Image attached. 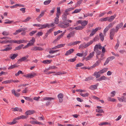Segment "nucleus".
Masks as SVG:
<instances>
[{
  "label": "nucleus",
  "mask_w": 126,
  "mask_h": 126,
  "mask_svg": "<svg viewBox=\"0 0 126 126\" xmlns=\"http://www.w3.org/2000/svg\"><path fill=\"white\" fill-rule=\"evenodd\" d=\"M73 9V8H70L65 9V12L62 16V19L63 21L60 22L59 24V26L60 27L63 29H64L71 26V25L69 24V23H71L72 21L67 19V15L69 14L68 12L72 11Z\"/></svg>",
  "instance_id": "1"
},
{
  "label": "nucleus",
  "mask_w": 126,
  "mask_h": 126,
  "mask_svg": "<svg viewBox=\"0 0 126 126\" xmlns=\"http://www.w3.org/2000/svg\"><path fill=\"white\" fill-rule=\"evenodd\" d=\"M55 99V98H54L49 97H46L43 98V100L44 101L46 100H48V101H47L46 103V106H48L51 103V102H50V101H49V100L51 101L52 100H54Z\"/></svg>",
  "instance_id": "2"
},
{
  "label": "nucleus",
  "mask_w": 126,
  "mask_h": 126,
  "mask_svg": "<svg viewBox=\"0 0 126 126\" xmlns=\"http://www.w3.org/2000/svg\"><path fill=\"white\" fill-rule=\"evenodd\" d=\"M115 33V29L114 28H112L110 30V40H112L114 37Z\"/></svg>",
  "instance_id": "3"
},
{
  "label": "nucleus",
  "mask_w": 126,
  "mask_h": 126,
  "mask_svg": "<svg viewBox=\"0 0 126 126\" xmlns=\"http://www.w3.org/2000/svg\"><path fill=\"white\" fill-rule=\"evenodd\" d=\"M94 51L90 53L88 56L85 58V60L87 61L91 59L94 56Z\"/></svg>",
  "instance_id": "4"
},
{
  "label": "nucleus",
  "mask_w": 126,
  "mask_h": 126,
  "mask_svg": "<svg viewBox=\"0 0 126 126\" xmlns=\"http://www.w3.org/2000/svg\"><path fill=\"white\" fill-rule=\"evenodd\" d=\"M99 85V84L98 83L94 85H91L89 87V88L90 89L94 90L97 88V87Z\"/></svg>",
  "instance_id": "5"
},
{
  "label": "nucleus",
  "mask_w": 126,
  "mask_h": 126,
  "mask_svg": "<svg viewBox=\"0 0 126 126\" xmlns=\"http://www.w3.org/2000/svg\"><path fill=\"white\" fill-rule=\"evenodd\" d=\"M31 49L32 50L35 51L37 50L41 51L43 50V49L40 47L36 46L32 47Z\"/></svg>",
  "instance_id": "6"
},
{
  "label": "nucleus",
  "mask_w": 126,
  "mask_h": 126,
  "mask_svg": "<svg viewBox=\"0 0 126 126\" xmlns=\"http://www.w3.org/2000/svg\"><path fill=\"white\" fill-rule=\"evenodd\" d=\"M58 97L59 100V102H62L63 101V95L62 94L60 93L58 95Z\"/></svg>",
  "instance_id": "7"
},
{
  "label": "nucleus",
  "mask_w": 126,
  "mask_h": 126,
  "mask_svg": "<svg viewBox=\"0 0 126 126\" xmlns=\"http://www.w3.org/2000/svg\"><path fill=\"white\" fill-rule=\"evenodd\" d=\"M34 112V111L33 110H29L27 111L25 113V114L28 116L29 115H30L32 114Z\"/></svg>",
  "instance_id": "8"
},
{
  "label": "nucleus",
  "mask_w": 126,
  "mask_h": 126,
  "mask_svg": "<svg viewBox=\"0 0 126 126\" xmlns=\"http://www.w3.org/2000/svg\"><path fill=\"white\" fill-rule=\"evenodd\" d=\"M74 49L72 48L70 49L69 50L67 51L65 54V56H68L72 53L74 51Z\"/></svg>",
  "instance_id": "9"
},
{
  "label": "nucleus",
  "mask_w": 126,
  "mask_h": 126,
  "mask_svg": "<svg viewBox=\"0 0 126 126\" xmlns=\"http://www.w3.org/2000/svg\"><path fill=\"white\" fill-rule=\"evenodd\" d=\"M17 56V54H12L10 55L9 58L12 60H14Z\"/></svg>",
  "instance_id": "10"
},
{
  "label": "nucleus",
  "mask_w": 126,
  "mask_h": 126,
  "mask_svg": "<svg viewBox=\"0 0 126 126\" xmlns=\"http://www.w3.org/2000/svg\"><path fill=\"white\" fill-rule=\"evenodd\" d=\"M107 78L104 76H103L100 77L99 78L96 79V81H100L103 80H105L107 79Z\"/></svg>",
  "instance_id": "11"
},
{
  "label": "nucleus",
  "mask_w": 126,
  "mask_h": 126,
  "mask_svg": "<svg viewBox=\"0 0 126 126\" xmlns=\"http://www.w3.org/2000/svg\"><path fill=\"white\" fill-rule=\"evenodd\" d=\"M116 16V15H114L113 16H112L110 17H109L108 18V21L109 22H112Z\"/></svg>",
  "instance_id": "12"
},
{
  "label": "nucleus",
  "mask_w": 126,
  "mask_h": 126,
  "mask_svg": "<svg viewBox=\"0 0 126 126\" xmlns=\"http://www.w3.org/2000/svg\"><path fill=\"white\" fill-rule=\"evenodd\" d=\"M12 93V94L14 95L15 96L17 97H18L20 95V94L19 93H16V91L14 89H13L11 91Z\"/></svg>",
  "instance_id": "13"
},
{
  "label": "nucleus",
  "mask_w": 126,
  "mask_h": 126,
  "mask_svg": "<svg viewBox=\"0 0 126 126\" xmlns=\"http://www.w3.org/2000/svg\"><path fill=\"white\" fill-rule=\"evenodd\" d=\"M23 46L24 45L23 44L19 45L18 46L16 47L15 49H14V51H16V50H20L22 48Z\"/></svg>",
  "instance_id": "14"
},
{
  "label": "nucleus",
  "mask_w": 126,
  "mask_h": 126,
  "mask_svg": "<svg viewBox=\"0 0 126 126\" xmlns=\"http://www.w3.org/2000/svg\"><path fill=\"white\" fill-rule=\"evenodd\" d=\"M93 75L96 78H99L101 76L97 72H95Z\"/></svg>",
  "instance_id": "15"
},
{
  "label": "nucleus",
  "mask_w": 126,
  "mask_h": 126,
  "mask_svg": "<svg viewBox=\"0 0 126 126\" xmlns=\"http://www.w3.org/2000/svg\"><path fill=\"white\" fill-rule=\"evenodd\" d=\"M28 57V56H27L24 57H22L21 58L18 60V61L21 62L22 61H24L26 60Z\"/></svg>",
  "instance_id": "16"
},
{
  "label": "nucleus",
  "mask_w": 126,
  "mask_h": 126,
  "mask_svg": "<svg viewBox=\"0 0 126 126\" xmlns=\"http://www.w3.org/2000/svg\"><path fill=\"white\" fill-rule=\"evenodd\" d=\"M14 109L13 111H18L21 112L22 111V110L21 108H19L18 107H16L13 108Z\"/></svg>",
  "instance_id": "17"
},
{
  "label": "nucleus",
  "mask_w": 126,
  "mask_h": 126,
  "mask_svg": "<svg viewBox=\"0 0 126 126\" xmlns=\"http://www.w3.org/2000/svg\"><path fill=\"white\" fill-rule=\"evenodd\" d=\"M35 38L34 37H32V40H30L29 42L31 46L33 45L34 43L35 42Z\"/></svg>",
  "instance_id": "18"
},
{
  "label": "nucleus",
  "mask_w": 126,
  "mask_h": 126,
  "mask_svg": "<svg viewBox=\"0 0 126 126\" xmlns=\"http://www.w3.org/2000/svg\"><path fill=\"white\" fill-rule=\"evenodd\" d=\"M117 43L116 44V45L115 46V49H118L120 44L119 41L118 39H117Z\"/></svg>",
  "instance_id": "19"
},
{
  "label": "nucleus",
  "mask_w": 126,
  "mask_h": 126,
  "mask_svg": "<svg viewBox=\"0 0 126 126\" xmlns=\"http://www.w3.org/2000/svg\"><path fill=\"white\" fill-rule=\"evenodd\" d=\"M52 61V60H44L42 62L44 64H49L51 63Z\"/></svg>",
  "instance_id": "20"
},
{
  "label": "nucleus",
  "mask_w": 126,
  "mask_h": 126,
  "mask_svg": "<svg viewBox=\"0 0 126 126\" xmlns=\"http://www.w3.org/2000/svg\"><path fill=\"white\" fill-rule=\"evenodd\" d=\"M99 36L101 41H103L104 40V37L102 33H99Z\"/></svg>",
  "instance_id": "21"
},
{
  "label": "nucleus",
  "mask_w": 126,
  "mask_h": 126,
  "mask_svg": "<svg viewBox=\"0 0 126 126\" xmlns=\"http://www.w3.org/2000/svg\"><path fill=\"white\" fill-rule=\"evenodd\" d=\"M109 17H107L105 18H102L100 19V20L101 22L106 21H108V18Z\"/></svg>",
  "instance_id": "22"
},
{
  "label": "nucleus",
  "mask_w": 126,
  "mask_h": 126,
  "mask_svg": "<svg viewBox=\"0 0 126 126\" xmlns=\"http://www.w3.org/2000/svg\"><path fill=\"white\" fill-rule=\"evenodd\" d=\"M96 30H97L96 29H93L91 33L90 34V35L89 36L91 37L94 35L96 32Z\"/></svg>",
  "instance_id": "23"
},
{
  "label": "nucleus",
  "mask_w": 126,
  "mask_h": 126,
  "mask_svg": "<svg viewBox=\"0 0 126 126\" xmlns=\"http://www.w3.org/2000/svg\"><path fill=\"white\" fill-rule=\"evenodd\" d=\"M88 21L86 20H84L83 21H82L81 25H82V26L84 27L85 26H86L87 24Z\"/></svg>",
  "instance_id": "24"
},
{
  "label": "nucleus",
  "mask_w": 126,
  "mask_h": 126,
  "mask_svg": "<svg viewBox=\"0 0 126 126\" xmlns=\"http://www.w3.org/2000/svg\"><path fill=\"white\" fill-rule=\"evenodd\" d=\"M36 74H34V75L30 73L27 74V77L28 78L31 79L32 78H33L35 75Z\"/></svg>",
  "instance_id": "25"
},
{
  "label": "nucleus",
  "mask_w": 126,
  "mask_h": 126,
  "mask_svg": "<svg viewBox=\"0 0 126 126\" xmlns=\"http://www.w3.org/2000/svg\"><path fill=\"white\" fill-rule=\"evenodd\" d=\"M84 28V27L81 26H78L74 28L76 30H81Z\"/></svg>",
  "instance_id": "26"
},
{
  "label": "nucleus",
  "mask_w": 126,
  "mask_h": 126,
  "mask_svg": "<svg viewBox=\"0 0 126 126\" xmlns=\"http://www.w3.org/2000/svg\"><path fill=\"white\" fill-rule=\"evenodd\" d=\"M12 49V47H7L6 48L4 49L1 50V51H9Z\"/></svg>",
  "instance_id": "27"
},
{
  "label": "nucleus",
  "mask_w": 126,
  "mask_h": 126,
  "mask_svg": "<svg viewBox=\"0 0 126 126\" xmlns=\"http://www.w3.org/2000/svg\"><path fill=\"white\" fill-rule=\"evenodd\" d=\"M109 29H110L109 28H108V27L107 26L104 30L103 31V33L105 35H106V32L109 30Z\"/></svg>",
  "instance_id": "28"
},
{
  "label": "nucleus",
  "mask_w": 126,
  "mask_h": 126,
  "mask_svg": "<svg viewBox=\"0 0 126 126\" xmlns=\"http://www.w3.org/2000/svg\"><path fill=\"white\" fill-rule=\"evenodd\" d=\"M27 41L23 40H18V44H20L23 43H26Z\"/></svg>",
  "instance_id": "29"
},
{
  "label": "nucleus",
  "mask_w": 126,
  "mask_h": 126,
  "mask_svg": "<svg viewBox=\"0 0 126 126\" xmlns=\"http://www.w3.org/2000/svg\"><path fill=\"white\" fill-rule=\"evenodd\" d=\"M12 82L11 80H6L4 81H3L2 83L3 84H8V83H10Z\"/></svg>",
  "instance_id": "30"
},
{
  "label": "nucleus",
  "mask_w": 126,
  "mask_h": 126,
  "mask_svg": "<svg viewBox=\"0 0 126 126\" xmlns=\"http://www.w3.org/2000/svg\"><path fill=\"white\" fill-rule=\"evenodd\" d=\"M96 111L99 113H104V111L102 109H96L95 110Z\"/></svg>",
  "instance_id": "31"
},
{
  "label": "nucleus",
  "mask_w": 126,
  "mask_h": 126,
  "mask_svg": "<svg viewBox=\"0 0 126 126\" xmlns=\"http://www.w3.org/2000/svg\"><path fill=\"white\" fill-rule=\"evenodd\" d=\"M65 32H64L63 33H62L61 34L59 35L57 38L58 39V40H59L61 38H62Z\"/></svg>",
  "instance_id": "32"
},
{
  "label": "nucleus",
  "mask_w": 126,
  "mask_h": 126,
  "mask_svg": "<svg viewBox=\"0 0 126 126\" xmlns=\"http://www.w3.org/2000/svg\"><path fill=\"white\" fill-rule=\"evenodd\" d=\"M51 0H48L45 1L44 2V4L45 5H47L49 4L51 2Z\"/></svg>",
  "instance_id": "33"
},
{
  "label": "nucleus",
  "mask_w": 126,
  "mask_h": 126,
  "mask_svg": "<svg viewBox=\"0 0 126 126\" xmlns=\"http://www.w3.org/2000/svg\"><path fill=\"white\" fill-rule=\"evenodd\" d=\"M81 9H75L74 11L73 12L72 14L75 13H77L79 12H80L81 10Z\"/></svg>",
  "instance_id": "34"
},
{
  "label": "nucleus",
  "mask_w": 126,
  "mask_h": 126,
  "mask_svg": "<svg viewBox=\"0 0 126 126\" xmlns=\"http://www.w3.org/2000/svg\"><path fill=\"white\" fill-rule=\"evenodd\" d=\"M2 34L4 36H8L9 34V32L6 31H4L3 32Z\"/></svg>",
  "instance_id": "35"
},
{
  "label": "nucleus",
  "mask_w": 126,
  "mask_h": 126,
  "mask_svg": "<svg viewBox=\"0 0 126 126\" xmlns=\"http://www.w3.org/2000/svg\"><path fill=\"white\" fill-rule=\"evenodd\" d=\"M80 95L83 97H85L87 96L89 94L88 93H86L84 94H83L82 93H81L80 94Z\"/></svg>",
  "instance_id": "36"
},
{
  "label": "nucleus",
  "mask_w": 126,
  "mask_h": 126,
  "mask_svg": "<svg viewBox=\"0 0 126 126\" xmlns=\"http://www.w3.org/2000/svg\"><path fill=\"white\" fill-rule=\"evenodd\" d=\"M16 67V66L15 64L11 65L10 66L8 67V69L9 70H11L15 68Z\"/></svg>",
  "instance_id": "37"
},
{
  "label": "nucleus",
  "mask_w": 126,
  "mask_h": 126,
  "mask_svg": "<svg viewBox=\"0 0 126 126\" xmlns=\"http://www.w3.org/2000/svg\"><path fill=\"white\" fill-rule=\"evenodd\" d=\"M20 119H27L28 117V116L22 115L20 116Z\"/></svg>",
  "instance_id": "38"
},
{
  "label": "nucleus",
  "mask_w": 126,
  "mask_h": 126,
  "mask_svg": "<svg viewBox=\"0 0 126 126\" xmlns=\"http://www.w3.org/2000/svg\"><path fill=\"white\" fill-rule=\"evenodd\" d=\"M36 32L37 31L36 30L32 31L29 33V35L31 36H32L33 34Z\"/></svg>",
  "instance_id": "39"
},
{
  "label": "nucleus",
  "mask_w": 126,
  "mask_h": 126,
  "mask_svg": "<svg viewBox=\"0 0 126 126\" xmlns=\"http://www.w3.org/2000/svg\"><path fill=\"white\" fill-rule=\"evenodd\" d=\"M24 74L23 73L22 71L21 70H19L17 72V73H16L15 75L16 76H18L20 74Z\"/></svg>",
  "instance_id": "40"
},
{
  "label": "nucleus",
  "mask_w": 126,
  "mask_h": 126,
  "mask_svg": "<svg viewBox=\"0 0 126 126\" xmlns=\"http://www.w3.org/2000/svg\"><path fill=\"white\" fill-rule=\"evenodd\" d=\"M1 39H4L5 40H10L11 39V38L10 37H4L2 38H0Z\"/></svg>",
  "instance_id": "41"
},
{
  "label": "nucleus",
  "mask_w": 126,
  "mask_h": 126,
  "mask_svg": "<svg viewBox=\"0 0 126 126\" xmlns=\"http://www.w3.org/2000/svg\"><path fill=\"white\" fill-rule=\"evenodd\" d=\"M84 64L81 63H78L76 64V67H80L82 66H83Z\"/></svg>",
  "instance_id": "42"
},
{
  "label": "nucleus",
  "mask_w": 126,
  "mask_h": 126,
  "mask_svg": "<svg viewBox=\"0 0 126 126\" xmlns=\"http://www.w3.org/2000/svg\"><path fill=\"white\" fill-rule=\"evenodd\" d=\"M123 25V22H122L121 23L119 24H118L116 26V27H117L118 29H119L121 28Z\"/></svg>",
  "instance_id": "43"
},
{
  "label": "nucleus",
  "mask_w": 126,
  "mask_h": 126,
  "mask_svg": "<svg viewBox=\"0 0 126 126\" xmlns=\"http://www.w3.org/2000/svg\"><path fill=\"white\" fill-rule=\"evenodd\" d=\"M118 99L120 101L122 102L124 101V96H123L122 97V98L118 97Z\"/></svg>",
  "instance_id": "44"
},
{
  "label": "nucleus",
  "mask_w": 126,
  "mask_h": 126,
  "mask_svg": "<svg viewBox=\"0 0 126 126\" xmlns=\"http://www.w3.org/2000/svg\"><path fill=\"white\" fill-rule=\"evenodd\" d=\"M62 32V31L60 30H58L57 32H54V36H56L58 33H61Z\"/></svg>",
  "instance_id": "45"
},
{
  "label": "nucleus",
  "mask_w": 126,
  "mask_h": 126,
  "mask_svg": "<svg viewBox=\"0 0 126 126\" xmlns=\"http://www.w3.org/2000/svg\"><path fill=\"white\" fill-rule=\"evenodd\" d=\"M30 19H31V18L29 17H28L25 20L22 21L24 22H27Z\"/></svg>",
  "instance_id": "46"
},
{
  "label": "nucleus",
  "mask_w": 126,
  "mask_h": 126,
  "mask_svg": "<svg viewBox=\"0 0 126 126\" xmlns=\"http://www.w3.org/2000/svg\"><path fill=\"white\" fill-rule=\"evenodd\" d=\"M54 28H53L50 29L47 31V32L46 33L48 34H49L50 33H51L53 31Z\"/></svg>",
  "instance_id": "47"
},
{
  "label": "nucleus",
  "mask_w": 126,
  "mask_h": 126,
  "mask_svg": "<svg viewBox=\"0 0 126 126\" xmlns=\"http://www.w3.org/2000/svg\"><path fill=\"white\" fill-rule=\"evenodd\" d=\"M46 11V10H45V11L42 12L41 14H40L39 16H38V18H40L42 17L44 15L45 12Z\"/></svg>",
  "instance_id": "48"
},
{
  "label": "nucleus",
  "mask_w": 126,
  "mask_h": 126,
  "mask_svg": "<svg viewBox=\"0 0 126 126\" xmlns=\"http://www.w3.org/2000/svg\"><path fill=\"white\" fill-rule=\"evenodd\" d=\"M81 41H76L75 42H72L73 46H74L77 44H78L80 43Z\"/></svg>",
  "instance_id": "49"
},
{
  "label": "nucleus",
  "mask_w": 126,
  "mask_h": 126,
  "mask_svg": "<svg viewBox=\"0 0 126 126\" xmlns=\"http://www.w3.org/2000/svg\"><path fill=\"white\" fill-rule=\"evenodd\" d=\"M48 24H44L43 25H42V26H41V28H40L39 29H43L44 28H45L47 27V26L48 25Z\"/></svg>",
  "instance_id": "50"
},
{
  "label": "nucleus",
  "mask_w": 126,
  "mask_h": 126,
  "mask_svg": "<svg viewBox=\"0 0 126 126\" xmlns=\"http://www.w3.org/2000/svg\"><path fill=\"white\" fill-rule=\"evenodd\" d=\"M6 21H8L5 22H4V23L5 24H11L13 21H9V20L8 19H6L5 20Z\"/></svg>",
  "instance_id": "51"
},
{
  "label": "nucleus",
  "mask_w": 126,
  "mask_h": 126,
  "mask_svg": "<svg viewBox=\"0 0 126 126\" xmlns=\"http://www.w3.org/2000/svg\"><path fill=\"white\" fill-rule=\"evenodd\" d=\"M59 22V19L58 18L55 17V18L54 23L56 24H58Z\"/></svg>",
  "instance_id": "52"
},
{
  "label": "nucleus",
  "mask_w": 126,
  "mask_h": 126,
  "mask_svg": "<svg viewBox=\"0 0 126 126\" xmlns=\"http://www.w3.org/2000/svg\"><path fill=\"white\" fill-rule=\"evenodd\" d=\"M110 60L109 59V58H108L106 59L105 62L104 64V65H105L107 64L109 62Z\"/></svg>",
  "instance_id": "53"
},
{
  "label": "nucleus",
  "mask_w": 126,
  "mask_h": 126,
  "mask_svg": "<svg viewBox=\"0 0 126 126\" xmlns=\"http://www.w3.org/2000/svg\"><path fill=\"white\" fill-rule=\"evenodd\" d=\"M65 45V44H60L58 45L57 46L58 48H59L64 46Z\"/></svg>",
  "instance_id": "54"
},
{
  "label": "nucleus",
  "mask_w": 126,
  "mask_h": 126,
  "mask_svg": "<svg viewBox=\"0 0 126 126\" xmlns=\"http://www.w3.org/2000/svg\"><path fill=\"white\" fill-rule=\"evenodd\" d=\"M23 97H24L25 100L28 101H31L32 100V99L29 97L26 96H23Z\"/></svg>",
  "instance_id": "55"
},
{
  "label": "nucleus",
  "mask_w": 126,
  "mask_h": 126,
  "mask_svg": "<svg viewBox=\"0 0 126 126\" xmlns=\"http://www.w3.org/2000/svg\"><path fill=\"white\" fill-rule=\"evenodd\" d=\"M93 42V41H91L90 42H88L86 44H85L87 47H88L91 44H92Z\"/></svg>",
  "instance_id": "56"
},
{
  "label": "nucleus",
  "mask_w": 126,
  "mask_h": 126,
  "mask_svg": "<svg viewBox=\"0 0 126 126\" xmlns=\"http://www.w3.org/2000/svg\"><path fill=\"white\" fill-rule=\"evenodd\" d=\"M76 60L75 58H73L72 59H68V61L70 62H75Z\"/></svg>",
  "instance_id": "57"
},
{
  "label": "nucleus",
  "mask_w": 126,
  "mask_h": 126,
  "mask_svg": "<svg viewBox=\"0 0 126 126\" xmlns=\"http://www.w3.org/2000/svg\"><path fill=\"white\" fill-rule=\"evenodd\" d=\"M99 39V36L98 35H97L95 36L94 38L93 39V40L94 41H97Z\"/></svg>",
  "instance_id": "58"
},
{
  "label": "nucleus",
  "mask_w": 126,
  "mask_h": 126,
  "mask_svg": "<svg viewBox=\"0 0 126 126\" xmlns=\"http://www.w3.org/2000/svg\"><path fill=\"white\" fill-rule=\"evenodd\" d=\"M108 124V123L107 122H103L99 124V125L100 126H103Z\"/></svg>",
  "instance_id": "59"
},
{
  "label": "nucleus",
  "mask_w": 126,
  "mask_h": 126,
  "mask_svg": "<svg viewBox=\"0 0 126 126\" xmlns=\"http://www.w3.org/2000/svg\"><path fill=\"white\" fill-rule=\"evenodd\" d=\"M94 51L96 52L97 55H99L101 52V51L98 50Z\"/></svg>",
  "instance_id": "60"
},
{
  "label": "nucleus",
  "mask_w": 126,
  "mask_h": 126,
  "mask_svg": "<svg viewBox=\"0 0 126 126\" xmlns=\"http://www.w3.org/2000/svg\"><path fill=\"white\" fill-rule=\"evenodd\" d=\"M92 79V78L91 77H89L87 78H86V79L84 80L85 81H89Z\"/></svg>",
  "instance_id": "61"
},
{
  "label": "nucleus",
  "mask_w": 126,
  "mask_h": 126,
  "mask_svg": "<svg viewBox=\"0 0 126 126\" xmlns=\"http://www.w3.org/2000/svg\"><path fill=\"white\" fill-rule=\"evenodd\" d=\"M26 8H23L20 9V11H21L23 13H24L25 12Z\"/></svg>",
  "instance_id": "62"
},
{
  "label": "nucleus",
  "mask_w": 126,
  "mask_h": 126,
  "mask_svg": "<svg viewBox=\"0 0 126 126\" xmlns=\"http://www.w3.org/2000/svg\"><path fill=\"white\" fill-rule=\"evenodd\" d=\"M43 34V33L41 32H38L36 34L37 36H39L42 35Z\"/></svg>",
  "instance_id": "63"
},
{
  "label": "nucleus",
  "mask_w": 126,
  "mask_h": 126,
  "mask_svg": "<svg viewBox=\"0 0 126 126\" xmlns=\"http://www.w3.org/2000/svg\"><path fill=\"white\" fill-rule=\"evenodd\" d=\"M98 45H96L94 47V50L95 51L97 50H98Z\"/></svg>",
  "instance_id": "64"
}]
</instances>
